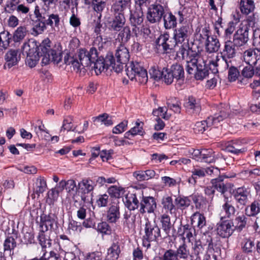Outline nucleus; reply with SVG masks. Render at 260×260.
I'll use <instances>...</instances> for the list:
<instances>
[{
  "label": "nucleus",
  "mask_w": 260,
  "mask_h": 260,
  "mask_svg": "<svg viewBox=\"0 0 260 260\" xmlns=\"http://www.w3.org/2000/svg\"><path fill=\"white\" fill-rule=\"evenodd\" d=\"M58 222L54 214L45 215L41 216L40 228V230L50 232H54L56 233L58 229Z\"/></svg>",
  "instance_id": "nucleus-11"
},
{
  "label": "nucleus",
  "mask_w": 260,
  "mask_h": 260,
  "mask_svg": "<svg viewBox=\"0 0 260 260\" xmlns=\"http://www.w3.org/2000/svg\"><path fill=\"white\" fill-rule=\"evenodd\" d=\"M175 254L178 259H187L189 257L191 258L189 248L184 242L180 245L175 251Z\"/></svg>",
  "instance_id": "nucleus-38"
},
{
  "label": "nucleus",
  "mask_w": 260,
  "mask_h": 260,
  "mask_svg": "<svg viewBox=\"0 0 260 260\" xmlns=\"http://www.w3.org/2000/svg\"><path fill=\"white\" fill-rule=\"evenodd\" d=\"M260 51L257 49H249L243 54L245 62L250 66H255L259 59Z\"/></svg>",
  "instance_id": "nucleus-22"
},
{
  "label": "nucleus",
  "mask_w": 260,
  "mask_h": 260,
  "mask_svg": "<svg viewBox=\"0 0 260 260\" xmlns=\"http://www.w3.org/2000/svg\"><path fill=\"white\" fill-rule=\"evenodd\" d=\"M50 40L48 38L43 41L41 44H38L35 41H29L23 45V53L26 54V62L30 68L36 66L41 56L44 57V52L48 50V43Z\"/></svg>",
  "instance_id": "nucleus-2"
},
{
  "label": "nucleus",
  "mask_w": 260,
  "mask_h": 260,
  "mask_svg": "<svg viewBox=\"0 0 260 260\" xmlns=\"http://www.w3.org/2000/svg\"><path fill=\"white\" fill-rule=\"evenodd\" d=\"M121 237L117 234L113 235L112 243L107 250L106 260H117L121 252L120 244Z\"/></svg>",
  "instance_id": "nucleus-14"
},
{
  "label": "nucleus",
  "mask_w": 260,
  "mask_h": 260,
  "mask_svg": "<svg viewBox=\"0 0 260 260\" xmlns=\"http://www.w3.org/2000/svg\"><path fill=\"white\" fill-rule=\"evenodd\" d=\"M254 74V66L249 65L244 67L242 71V76L246 78H251Z\"/></svg>",
  "instance_id": "nucleus-64"
},
{
  "label": "nucleus",
  "mask_w": 260,
  "mask_h": 260,
  "mask_svg": "<svg viewBox=\"0 0 260 260\" xmlns=\"http://www.w3.org/2000/svg\"><path fill=\"white\" fill-rule=\"evenodd\" d=\"M127 5L117 1L112 7V11L114 15H124V11L128 7Z\"/></svg>",
  "instance_id": "nucleus-55"
},
{
  "label": "nucleus",
  "mask_w": 260,
  "mask_h": 260,
  "mask_svg": "<svg viewBox=\"0 0 260 260\" xmlns=\"http://www.w3.org/2000/svg\"><path fill=\"white\" fill-rule=\"evenodd\" d=\"M222 62L224 63V61L220 60L218 58V56L216 57V59L215 61L212 60L210 61L209 69L212 74H215L218 72L217 67H219Z\"/></svg>",
  "instance_id": "nucleus-63"
},
{
  "label": "nucleus",
  "mask_w": 260,
  "mask_h": 260,
  "mask_svg": "<svg viewBox=\"0 0 260 260\" xmlns=\"http://www.w3.org/2000/svg\"><path fill=\"white\" fill-rule=\"evenodd\" d=\"M43 230H40L37 237L44 252L47 247H50L52 245V240L50 239V234H48L49 233Z\"/></svg>",
  "instance_id": "nucleus-34"
},
{
  "label": "nucleus",
  "mask_w": 260,
  "mask_h": 260,
  "mask_svg": "<svg viewBox=\"0 0 260 260\" xmlns=\"http://www.w3.org/2000/svg\"><path fill=\"white\" fill-rule=\"evenodd\" d=\"M191 223L196 224L197 228L201 230L206 225V217L204 214L199 212H195L191 216Z\"/></svg>",
  "instance_id": "nucleus-41"
},
{
  "label": "nucleus",
  "mask_w": 260,
  "mask_h": 260,
  "mask_svg": "<svg viewBox=\"0 0 260 260\" xmlns=\"http://www.w3.org/2000/svg\"><path fill=\"white\" fill-rule=\"evenodd\" d=\"M255 8L253 0H241L240 10L243 14H248L252 12Z\"/></svg>",
  "instance_id": "nucleus-43"
},
{
  "label": "nucleus",
  "mask_w": 260,
  "mask_h": 260,
  "mask_svg": "<svg viewBox=\"0 0 260 260\" xmlns=\"http://www.w3.org/2000/svg\"><path fill=\"white\" fill-rule=\"evenodd\" d=\"M145 234L143 236V246L147 249L151 247V242H158L161 237L160 229L155 222L147 219L144 225Z\"/></svg>",
  "instance_id": "nucleus-4"
},
{
  "label": "nucleus",
  "mask_w": 260,
  "mask_h": 260,
  "mask_svg": "<svg viewBox=\"0 0 260 260\" xmlns=\"http://www.w3.org/2000/svg\"><path fill=\"white\" fill-rule=\"evenodd\" d=\"M180 44L181 45L179 50L177 52V54L179 56H181L183 59H185L187 58L189 51L190 50L191 48H190L189 42H185V43Z\"/></svg>",
  "instance_id": "nucleus-57"
},
{
  "label": "nucleus",
  "mask_w": 260,
  "mask_h": 260,
  "mask_svg": "<svg viewBox=\"0 0 260 260\" xmlns=\"http://www.w3.org/2000/svg\"><path fill=\"white\" fill-rule=\"evenodd\" d=\"M129 54L128 50L124 46L120 45L117 49L115 53L116 62L114 58L113 70L116 73L121 72L123 68V64L129 60Z\"/></svg>",
  "instance_id": "nucleus-7"
},
{
  "label": "nucleus",
  "mask_w": 260,
  "mask_h": 260,
  "mask_svg": "<svg viewBox=\"0 0 260 260\" xmlns=\"http://www.w3.org/2000/svg\"><path fill=\"white\" fill-rule=\"evenodd\" d=\"M94 182L89 179H83L79 182L78 189L79 193H89L94 187Z\"/></svg>",
  "instance_id": "nucleus-31"
},
{
  "label": "nucleus",
  "mask_w": 260,
  "mask_h": 260,
  "mask_svg": "<svg viewBox=\"0 0 260 260\" xmlns=\"http://www.w3.org/2000/svg\"><path fill=\"white\" fill-rule=\"evenodd\" d=\"M59 187L60 188V190H62L64 188L68 192L74 191L75 189H78V186H77L75 180L73 179H70L68 181L61 180L59 183Z\"/></svg>",
  "instance_id": "nucleus-47"
},
{
  "label": "nucleus",
  "mask_w": 260,
  "mask_h": 260,
  "mask_svg": "<svg viewBox=\"0 0 260 260\" xmlns=\"http://www.w3.org/2000/svg\"><path fill=\"white\" fill-rule=\"evenodd\" d=\"M209 75L208 68L206 65L205 60H199L197 70L194 74V78L198 80H203Z\"/></svg>",
  "instance_id": "nucleus-26"
},
{
  "label": "nucleus",
  "mask_w": 260,
  "mask_h": 260,
  "mask_svg": "<svg viewBox=\"0 0 260 260\" xmlns=\"http://www.w3.org/2000/svg\"><path fill=\"white\" fill-rule=\"evenodd\" d=\"M190 198L194 204L196 209H199L202 207L204 201V198L202 196L198 193L193 194L190 196Z\"/></svg>",
  "instance_id": "nucleus-60"
},
{
  "label": "nucleus",
  "mask_w": 260,
  "mask_h": 260,
  "mask_svg": "<svg viewBox=\"0 0 260 260\" xmlns=\"http://www.w3.org/2000/svg\"><path fill=\"white\" fill-rule=\"evenodd\" d=\"M12 35L8 31L0 32V51L6 50L9 46Z\"/></svg>",
  "instance_id": "nucleus-40"
},
{
  "label": "nucleus",
  "mask_w": 260,
  "mask_h": 260,
  "mask_svg": "<svg viewBox=\"0 0 260 260\" xmlns=\"http://www.w3.org/2000/svg\"><path fill=\"white\" fill-rule=\"evenodd\" d=\"M156 202L155 199L152 197H143L140 203L139 212L144 214L153 213L156 209Z\"/></svg>",
  "instance_id": "nucleus-18"
},
{
  "label": "nucleus",
  "mask_w": 260,
  "mask_h": 260,
  "mask_svg": "<svg viewBox=\"0 0 260 260\" xmlns=\"http://www.w3.org/2000/svg\"><path fill=\"white\" fill-rule=\"evenodd\" d=\"M114 18L110 22L111 30L114 31H119L124 27L125 23V18L124 15H114Z\"/></svg>",
  "instance_id": "nucleus-29"
},
{
  "label": "nucleus",
  "mask_w": 260,
  "mask_h": 260,
  "mask_svg": "<svg viewBox=\"0 0 260 260\" xmlns=\"http://www.w3.org/2000/svg\"><path fill=\"white\" fill-rule=\"evenodd\" d=\"M164 26L166 29L176 28L177 24V18L171 12L165 13L162 17Z\"/></svg>",
  "instance_id": "nucleus-30"
},
{
  "label": "nucleus",
  "mask_w": 260,
  "mask_h": 260,
  "mask_svg": "<svg viewBox=\"0 0 260 260\" xmlns=\"http://www.w3.org/2000/svg\"><path fill=\"white\" fill-rule=\"evenodd\" d=\"M95 229L102 235H110L112 234V228L106 221L99 223Z\"/></svg>",
  "instance_id": "nucleus-52"
},
{
  "label": "nucleus",
  "mask_w": 260,
  "mask_h": 260,
  "mask_svg": "<svg viewBox=\"0 0 260 260\" xmlns=\"http://www.w3.org/2000/svg\"><path fill=\"white\" fill-rule=\"evenodd\" d=\"M135 218L132 216L131 211H125L123 215L122 220L123 229L129 230L135 226Z\"/></svg>",
  "instance_id": "nucleus-39"
},
{
  "label": "nucleus",
  "mask_w": 260,
  "mask_h": 260,
  "mask_svg": "<svg viewBox=\"0 0 260 260\" xmlns=\"http://www.w3.org/2000/svg\"><path fill=\"white\" fill-rule=\"evenodd\" d=\"M124 203L125 207L131 211L138 209L140 206V203H139L135 193H129L125 197Z\"/></svg>",
  "instance_id": "nucleus-33"
},
{
  "label": "nucleus",
  "mask_w": 260,
  "mask_h": 260,
  "mask_svg": "<svg viewBox=\"0 0 260 260\" xmlns=\"http://www.w3.org/2000/svg\"><path fill=\"white\" fill-rule=\"evenodd\" d=\"M190 35L188 25H183L174 30L173 39L176 45L188 42Z\"/></svg>",
  "instance_id": "nucleus-13"
},
{
  "label": "nucleus",
  "mask_w": 260,
  "mask_h": 260,
  "mask_svg": "<svg viewBox=\"0 0 260 260\" xmlns=\"http://www.w3.org/2000/svg\"><path fill=\"white\" fill-rule=\"evenodd\" d=\"M34 13L35 19H32L30 15L33 25L34 34L38 35L43 34L48 26H50L55 31L59 30L61 18L58 14L50 13L45 10L40 11L38 5L36 6Z\"/></svg>",
  "instance_id": "nucleus-1"
},
{
  "label": "nucleus",
  "mask_w": 260,
  "mask_h": 260,
  "mask_svg": "<svg viewBox=\"0 0 260 260\" xmlns=\"http://www.w3.org/2000/svg\"><path fill=\"white\" fill-rule=\"evenodd\" d=\"M108 191L111 196L119 198L123 196L125 190L121 187L113 185L108 188Z\"/></svg>",
  "instance_id": "nucleus-56"
},
{
  "label": "nucleus",
  "mask_w": 260,
  "mask_h": 260,
  "mask_svg": "<svg viewBox=\"0 0 260 260\" xmlns=\"http://www.w3.org/2000/svg\"><path fill=\"white\" fill-rule=\"evenodd\" d=\"M144 20V15L142 9H137L133 12H131L129 21L134 26L141 25Z\"/></svg>",
  "instance_id": "nucleus-35"
},
{
  "label": "nucleus",
  "mask_w": 260,
  "mask_h": 260,
  "mask_svg": "<svg viewBox=\"0 0 260 260\" xmlns=\"http://www.w3.org/2000/svg\"><path fill=\"white\" fill-rule=\"evenodd\" d=\"M229 113L228 109L223 108L218 113L215 114L214 116L208 117L209 124H211L212 125L218 124L219 122L228 117Z\"/></svg>",
  "instance_id": "nucleus-37"
},
{
  "label": "nucleus",
  "mask_w": 260,
  "mask_h": 260,
  "mask_svg": "<svg viewBox=\"0 0 260 260\" xmlns=\"http://www.w3.org/2000/svg\"><path fill=\"white\" fill-rule=\"evenodd\" d=\"M21 58V51L19 49H11L5 55L6 60L4 68H11L17 65Z\"/></svg>",
  "instance_id": "nucleus-17"
},
{
  "label": "nucleus",
  "mask_w": 260,
  "mask_h": 260,
  "mask_svg": "<svg viewBox=\"0 0 260 260\" xmlns=\"http://www.w3.org/2000/svg\"><path fill=\"white\" fill-rule=\"evenodd\" d=\"M226 68H227L225 67ZM228 68H229L228 71V79L230 82H233L237 80L238 77L239 76V72L237 68L231 66L229 67Z\"/></svg>",
  "instance_id": "nucleus-61"
},
{
  "label": "nucleus",
  "mask_w": 260,
  "mask_h": 260,
  "mask_svg": "<svg viewBox=\"0 0 260 260\" xmlns=\"http://www.w3.org/2000/svg\"><path fill=\"white\" fill-rule=\"evenodd\" d=\"M204 30H203V31ZM206 37V40L205 43V49L207 52L210 53H214L218 51L219 50L220 44L218 39L216 37L209 36V31L207 29L204 30Z\"/></svg>",
  "instance_id": "nucleus-21"
},
{
  "label": "nucleus",
  "mask_w": 260,
  "mask_h": 260,
  "mask_svg": "<svg viewBox=\"0 0 260 260\" xmlns=\"http://www.w3.org/2000/svg\"><path fill=\"white\" fill-rule=\"evenodd\" d=\"M168 108L166 107H159L158 109L153 110L152 114L158 118L161 116L162 118L165 120H168L170 117L171 114L168 112Z\"/></svg>",
  "instance_id": "nucleus-54"
},
{
  "label": "nucleus",
  "mask_w": 260,
  "mask_h": 260,
  "mask_svg": "<svg viewBox=\"0 0 260 260\" xmlns=\"http://www.w3.org/2000/svg\"><path fill=\"white\" fill-rule=\"evenodd\" d=\"M51 42L48 43V50L46 52H44V57L42 58V62L45 65L48 64L50 61L53 62L54 63L58 64L61 60L62 53L60 51H56L51 48Z\"/></svg>",
  "instance_id": "nucleus-16"
},
{
  "label": "nucleus",
  "mask_w": 260,
  "mask_h": 260,
  "mask_svg": "<svg viewBox=\"0 0 260 260\" xmlns=\"http://www.w3.org/2000/svg\"><path fill=\"white\" fill-rule=\"evenodd\" d=\"M174 202L176 205V207L177 208V210L178 209L183 210L190 206L191 200L188 197L178 196L175 197Z\"/></svg>",
  "instance_id": "nucleus-42"
},
{
  "label": "nucleus",
  "mask_w": 260,
  "mask_h": 260,
  "mask_svg": "<svg viewBox=\"0 0 260 260\" xmlns=\"http://www.w3.org/2000/svg\"><path fill=\"white\" fill-rule=\"evenodd\" d=\"M100 52L95 47H91L89 51L85 49H81L78 53V58L81 62L82 68L89 67L92 64V62L94 61L96 57H98Z\"/></svg>",
  "instance_id": "nucleus-9"
},
{
  "label": "nucleus",
  "mask_w": 260,
  "mask_h": 260,
  "mask_svg": "<svg viewBox=\"0 0 260 260\" xmlns=\"http://www.w3.org/2000/svg\"><path fill=\"white\" fill-rule=\"evenodd\" d=\"M161 204L162 205V210L166 213H169L171 215H176L177 213V208L174 201L170 196L164 197L161 200Z\"/></svg>",
  "instance_id": "nucleus-24"
},
{
  "label": "nucleus",
  "mask_w": 260,
  "mask_h": 260,
  "mask_svg": "<svg viewBox=\"0 0 260 260\" xmlns=\"http://www.w3.org/2000/svg\"><path fill=\"white\" fill-rule=\"evenodd\" d=\"M217 233L222 238H229L235 231L233 222L225 220L219 222L217 224Z\"/></svg>",
  "instance_id": "nucleus-19"
},
{
  "label": "nucleus",
  "mask_w": 260,
  "mask_h": 260,
  "mask_svg": "<svg viewBox=\"0 0 260 260\" xmlns=\"http://www.w3.org/2000/svg\"><path fill=\"white\" fill-rule=\"evenodd\" d=\"M156 176V178L159 176L158 174H156L155 172L153 170H147L146 171L139 170L133 173V176L136 178L138 181H142L148 180L153 178Z\"/></svg>",
  "instance_id": "nucleus-27"
},
{
  "label": "nucleus",
  "mask_w": 260,
  "mask_h": 260,
  "mask_svg": "<svg viewBox=\"0 0 260 260\" xmlns=\"http://www.w3.org/2000/svg\"><path fill=\"white\" fill-rule=\"evenodd\" d=\"M156 74L154 75L155 78L163 79L167 84H171L175 79L177 81L183 80L184 78V69L180 64L175 63L172 64L170 68H163L161 72L156 71Z\"/></svg>",
  "instance_id": "nucleus-3"
},
{
  "label": "nucleus",
  "mask_w": 260,
  "mask_h": 260,
  "mask_svg": "<svg viewBox=\"0 0 260 260\" xmlns=\"http://www.w3.org/2000/svg\"><path fill=\"white\" fill-rule=\"evenodd\" d=\"M165 13V7L156 2L148 8L146 18L150 23H159Z\"/></svg>",
  "instance_id": "nucleus-8"
},
{
  "label": "nucleus",
  "mask_w": 260,
  "mask_h": 260,
  "mask_svg": "<svg viewBox=\"0 0 260 260\" xmlns=\"http://www.w3.org/2000/svg\"><path fill=\"white\" fill-rule=\"evenodd\" d=\"M224 202L222 205V211L225 214L224 217L231 218L235 216L236 210L228 198H225Z\"/></svg>",
  "instance_id": "nucleus-36"
},
{
  "label": "nucleus",
  "mask_w": 260,
  "mask_h": 260,
  "mask_svg": "<svg viewBox=\"0 0 260 260\" xmlns=\"http://www.w3.org/2000/svg\"><path fill=\"white\" fill-rule=\"evenodd\" d=\"M160 222L162 229L165 232L167 236H169L170 231L171 229V223L170 216L165 213L161 216Z\"/></svg>",
  "instance_id": "nucleus-50"
},
{
  "label": "nucleus",
  "mask_w": 260,
  "mask_h": 260,
  "mask_svg": "<svg viewBox=\"0 0 260 260\" xmlns=\"http://www.w3.org/2000/svg\"><path fill=\"white\" fill-rule=\"evenodd\" d=\"M236 47L237 46L235 45L232 40H224V46L220 53L222 60L224 61L226 68H228L229 63H231V61H228L227 59L233 58L236 55Z\"/></svg>",
  "instance_id": "nucleus-12"
},
{
  "label": "nucleus",
  "mask_w": 260,
  "mask_h": 260,
  "mask_svg": "<svg viewBox=\"0 0 260 260\" xmlns=\"http://www.w3.org/2000/svg\"><path fill=\"white\" fill-rule=\"evenodd\" d=\"M125 72L128 77L133 80L135 79L141 83H146L148 80L147 72L142 63L137 61H133L126 68Z\"/></svg>",
  "instance_id": "nucleus-5"
},
{
  "label": "nucleus",
  "mask_w": 260,
  "mask_h": 260,
  "mask_svg": "<svg viewBox=\"0 0 260 260\" xmlns=\"http://www.w3.org/2000/svg\"><path fill=\"white\" fill-rule=\"evenodd\" d=\"M198 161L212 163L215 161L214 152L212 149H202L201 158L198 159Z\"/></svg>",
  "instance_id": "nucleus-44"
},
{
  "label": "nucleus",
  "mask_w": 260,
  "mask_h": 260,
  "mask_svg": "<svg viewBox=\"0 0 260 260\" xmlns=\"http://www.w3.org/2000/svg\"><path fill=\"white\" fill-rule=\"evenodd\" d=\"M120 216L119 207L117 205H112L107 212V220L111 223H115L119 219Z\"/></svg>",
  "instance_id": "nucleus-28"
},
{
  "label": "nucleus",
  "mask_w": 260,
  "mask_h": 260,
  "mask_svg": "<svg viewBox=\"0 0 260 260\" xmlns=\"http://www.w3.org/2000/svg\"><path fill=\"white\" fill-rule=\"evenodd\" d=\"M206 175V170L205 169H194L192 171V176L189 178L188 182L191 184H195L198 178L203 177Z\"/></svg>",
  "instance_id": "nucleus-53"
},
{
  "label": "nucleus",
  "mask_w": 260,
  "mask_h": 260,
  "mask_svg": "<svg viewBox=\"0 0 260 260\" xmlns=\"http://www.w3.org/2000/svg\"><path fill=\"white\" fill-rule=\"evenodd\" d=\"M249 27L247 25L240 27L233 36L232 42L237 47L245 45L248 40Z\"/></svg>",
  "instance_id": "nucleus-15"
},
{
  "label": "nucleus",
  "mask_w": 260,
  "mask_h": 260,
  "mask_svg": "<svg viewBox=\"0 0 260 260\" xmlns=\"http://www.w3.org/2000/svg\"><path fill=\"white\" fill-rule=\"evenodd\" d=\"M187 58L185 59L186 62L191 63V66H193L194 63H199V60H205L203 56L201 54L198 53L196 51H193L191 48L190 50L189 51Z\"/></svg>",
  "instance_id": "nucleus-51"
},
{
  "label": "nucleus",
  "mask_w": 260,
  "mask_h": 260,
  "mask_svg": "<svg viewBox=\"0 0 260 260\" xmlns=\"http://www.w3.org/2000/svg\"><path fill=\"white\" fill-rule=\"evenodd\" d=\"M171 41L170 40V35L169 33L166 32L161 34L157 38L156 43L158 47H162L163 53H170L173 49V44H171Z\"/></svg>",
  "instance_id": "nucleus-23"
},
{
  "label": "nucleus",
  "mask_w": 260,
  "mask_h": 260,
  "mask_svg": "<svg viewBox=\"0 0 260 260\" xmlns=\"http://www.w3.org/2000/svg\"><path fill=\"white\" fill-rule=\"evenodd\" d=\"M159 260H179L175 254V250L170 249L166 250L159 257Z\"/></svg>",
  "instance_id": "nucleus-62"
},
{
  "label": "nucleus",
  "mask_w": 260,
  "mask_h": 260,
  "mask_svg": "<svg viewBox=\"0 0 260 260\" xmlns=\"http://www.w3.org/2000/svg\"><path fill=\"white\" fill-rule=\"evenodd\" d=\"M18 238V233L15 230L12 232V235L8 236L4 241L3 246L4 251L13 250L17 246L16 239Z\"/></svg>",
  "instance_id": "nucleus-32"
},
{
  "label": "nucleus",
  "mask_w": 260,
  "mask_h": 260,
  "mask_svg": "<svg viewBox=\"0 0 260 260\" xmlns=\"http://www.w3.org/2000/svg\"><path fill=\"white\" fill-rule=\"evenodd\" d=\"M183 107L187 113L198 115L202 110L201 100L192 95L185 98Z\"/></svg>",
  "instance_id": "nucleus-10"
},
{
  "label": "nucleus",
  "mask_w": 260,
  "mask_h": 260,
  "mask_svg": "<svg viewBox=\"0 0 260 260\" xmlns=\"http://www.w3.org/2000/svg\"><path fill=\"white\" fill-rule=\"evenodd\" d=\"M118 35V39L122 44L127 43L131 39V31L129 27L125 26L120 30Z\"/></svg>",
  "instance_id": "nucleus-49"
},
{
  "label": "nucleus",
  "mask_w": 260,
  "mask_h": 260,
  "mask_svg": "<svg viewBox=\"0 0 260 260\" xmlns=\"http://www.w3.org/2000/svg\"><path fill=\"white\" fill-rule=\"evenodd\" d=\"M73 119L71 116H68L65 118L63 121L62 125L60 128V133L64 132L65 131H67L68 132L72 131H75V129H72V123Z\"/></svg>",
  "instance_id": "nucleus-59"
},
{
  "label": "nucleus",
  "mask_w": 260,
  "mask_h": 260,
  "mask_svg": "<svg viewBox=\"0 0 260 260\" xmlns=\"http://www.w3.org/2000/svg\"><path fill=\"white\" fill-rule=\"evenodd\" d=\"M26 34V28L24 26H19L15 31L13 38L15 42L23 39Z\"/></svg>",
  "instance_id": "nucleus-58"
},
{
  "label": "nucleus",
  "mask_w": 260,
  "mask_h": 260,
  "mask_svg": "<svg viewBox=\"0 0 260 260\" xmlns=\"http://www.w3.org/2000/svg\"><path fill=\"white\" fill-rule=\"evenodd\" d=\"M260 212V204L257 201H254L251 204L246 208L245 213L247 216H254Z\"/></svg>",
  "instance_id": "nucleus-48"
},
{
  "label": "nucleus",
  "mask_w": 260,
  "mask_h": 260,
  "mask_svg": "<svg viewBox=\"0 0 260 260\" xmlns=\"http://www.w3.org/2000/svg\"><path fill=\"white\" fill-rule=\"evenodd\" d=\"M47 184L43 177H39L36 180L34 186V192L39 196L44 192L46 189Z\"/></svg>",
  "instance_id": "nucleus-45"
},
{
  "label": "nucleus",
  "mask_w": 260,
  "mask_h": 260,
  "mask_svg": "<svg viewBox=\"0 0 260 260\" xmlns=\"http://www.w3.org/2000/svg\"><path fill=\"white\" fill-rule=\"evenodd\" d=\"M206 253V245L203 244L200 240H196L192 244L190 260H201Z\"/></svg>",
  "instance_id": "nucleus-20"
},
{
  "label": "nucleus",
  "mask_w": 260,
  "mask_h": 260,
  "mask_svg": "<svg viewBox=\"0 0 260 260\" xmlns=\"http://www.w3.org/2000/svg\"><path fill=\"white\" fill-rule=\"evenodd\" d=\"M209 119L208 117L206 120L202 121H199L196 123L193 131L196 133H203L205 131L207 130L211 126V124H209Z\"/></svg>",
  "instance_id": "nucleus-46"
},
{
  "label": "nucleus",
  "mask_w": 260,
  "mask_h": 260,
  "mask_svg": "<svg viewBox=\"0 0 260 260\" xmlns=\"http://www.w3.org/2000/svg\"><path fill=\"white\" fill-rule=\"evenodd\" d=\"M249 194V189L243 186L235 190L234 197L238 203L245 205L248 201V196Z\"/></svg>",
  "instance_id": "nucleus-25"
},
{
  "label": "nucleus",
  "mask_w": 260,
  "mask_h": 260,
  "mask_svg": "<svg viewBox=\"0 0 260 260\" xmlns=\"http://www.w3.org/2000/svg\"><path fill=\"white\" fill-rule=\"evenodd\" d=\"M114 56L112 52H108L104 57L100 54L96 57L94 61L92 62L96 75L101 74L105 70H107L110 67L113 70Z\"/></svg>",
  "instance_id": "nucleus-6"
}]
</instances>
